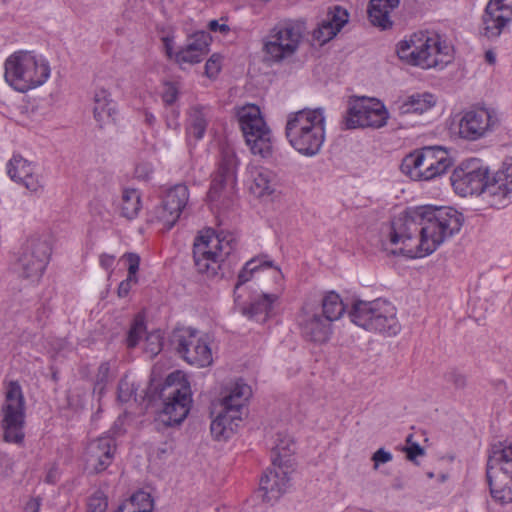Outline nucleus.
Returning <instances> with one entry per match:
<instances>
[{"instance_id":"obj_31","label":"nucleus","mask_w":512,"mask_h":512,"mask_svg":"<svg viewBox=\"0 0 512 512\" xmlns=\"http://www.w3.org/2000/svg\"><path fill=\"white\" fill-rule=\"evenodd\" d=\"M398 5L399 0H370L368 16L371 23L382 29L391 27L389 15Z\"/></svg>"},{"instance_id":"obj_18","label":"nucleus","mask_w":512,"mask_h":512,"mask_svg":"<svg viewBox=\"0 0 512 512\" xmlns=\"http://www.w3.org/2000/svg\"><path fill=\"white\" fill-rule=\"evenodd\" d=\"M238 160L233 151H222L218 170L214 174L207 198L211 203L230 200L235 193Z\"/></svg>"},{"instance_id":"obj_47","label":"nucleus","mask_w":512,"mask_h":512,"mask_svg":"<svg viewBox=\"0 0 512 512\" xmlns=\"http://www.w3.org/2000/svg\"><path fill=\"white\" fill-rule=\"evenodd\" d=\"M110 373V365L108 362H103L98 367V372L95 379V389H98L100 392L105 388Z\"/></svg>"},{"instance_id":"obj_16","label":"nucleus","mask_w":512,"mask_h":512,"mask_svg":"<svg viewBox=\"0 0 512 512\" xmlns=\"http://www.w3.org/2000/svg\"><path fill=\"white\" fill-rule=\"evenodd\" d=\"M388 117L387 109L379 100L361 97L350 102L344 125L346 129L381 128L386 125Z\"/></svg>"},{"instance_id":"obj_60","label":"nucleus","mask_w":512,"mask_h":512,"mask_svg":"<svg viewBox=\"0 0 512 512\" xmlns=\"http://www.w3.org/2000/svg\"><path fill=\"white\" fill-rule=\"evenodd\" d=\"M485 58H486L488 63H490V64H494L495 63V55L493 54L492 51H487L486 54H485Z\"/></svg>"},{"instance_id":"obj_36","label":"nucleus","mask_w":512,"mask_h":512,"mask_svg":"<svg viewBox=\"0 0 512 512\" xmlns=\"http://www.w3.org/2000/svg\"><path fill=\"white\" fill-rule=\"evenodd\" d=\"M322 309L320 313L331 323L338 320L345 312V306L340 296L331 291L328 292L321 301Z\"/></svg>"},{"instance_id":"obj_38","label":"nucleus","mask_w":512,"mask_h":512,"mask_svg":"<svg viewBox=\"0 0 512 512\" xmlns=\"http://www.w3.org/2000/svg\"><path fill=\"white\" fill-rule=\"evenodd\" d=\"M271 266L272 262L262 260L261 258H252L251 260L247 261L242 270L238 274V280L235 285V290H237L240 286L248 282L252 278L253 274L256 271H258L261 267ZM234 294H236V291H234Z\"/></svg>"},{"instance_id":"obj_56","label":"nucleus","mask_w":512,"mask_h":512,"mask_svg":"<svg viewBox=\"0 0 512 512\" xmlns=\"http://www.w3.org/2000/svg\"><path fill=\"white\" fill-rule=\"evenodd\" d=\"M208 27L213 32L227 33L229 31V27L226 24H219L217 20H212L209 22Z\"/></svg>"},{"instance_id":"obj_3","label":"nucleus","mask_w":512,"mask_h":512,"mask_svg":"<svg viewBox=\"0 0 512 512\" xmlns=\"http://www.w3.org/2000/svg\"><path fill=\"white\" fill-rule=\"evenodd\" d=\"M396 51L402 61L422 69H442L451 60L449 47L438 34L428 31L414 33L400 41Z\"/></svg>"},{"instance_id":"obj_42","label":"nucleus","mask_w":512,"mask_h":512,"mask_svg":"<svg viewBox=\"0 0 512 512\" xmlns=\"http://www.w3.org/2000/svg\"><path fill=\"white\" fill-rule=\"evenodd\" d=\"M209 36L204 33H196L191 41L186 45L194 49V51L206 55L209 51Z\"/></svg>"},{"instance_id":"obj_15","label":"nucleus","mask_w":512,"mask_h":512,"mask_svg":"<svg viewBox=\"0 0 512 512\" xmlns=\"http://www.w3.org/2000/svg\"><path fill=\"white\" fill-rule=\"evenodd\" d=\"M51 255V246L47 239L29 238L22 247L18 258V273L23 279L37 282L42 277Z\"/></svg>"},{"instance_id":"obj_40","label":"nucleus","mask_w":512,"mask_h":512,"mask_svg":"<svg viewBox=\"0 0 512 512\" xmlns=\"http://www.w3.org/2000/svg\"><path fill=\"white\" fill-rule=\"evenodd\" d=\"M138 387L135 385L134 381L130 380V378L125 375L122 377L118 383L117 389V399L121 403H127L136 395Z\"/></svg>"},{"instance_id":"obj_24","label":"nucleus","mask_w":512,"mask_h":512,"mask_svg":"<svg viewBox=\"0 0 512 512\" xmlns=\"http://www.w3.org/2000/svg\"><path fill=\"white\" fill-rule=\"evenodd\" d=\"M298 325L302 337L313 343H325L332 334L331 322L319 310H312L307 306L303 307L298 316Z\"/></svg>"},{"instance_id":"obj_19","label":"nucleus","mask_w":512,"mask_h":512,"mask_svg":"<svg viewBox=\"0 0 512 512\" xmlns=\"http://www.w3.org/2000/svg\"><path fill=\"white\" fill-rule=\"evenodd\" d=\"M294 471V460H272L269 467L260 479V490L263 491V500L268 503L278 501L291 487L290 475Z\"/></svg>"},{"instance_id":"obj_35","label":"nucleus","mask_w":512,"mask_h":512,"mask_svg":"<svg viewBox=\"0 0 512 512\" xmlns=\"http://www.w3.org/2000/svg\"><path fill=\"white\" fill-rule=\"evenodd\" d=\"M141 208L140 192L136 189H124L119 202L120 215L132 220L138 216Z\"/></svg>"},{"instance_id":"obj_17","label":"nucleus","mask_w":512,"mask_h":512,"mask_svg":"<svg viewBox=\"0 0 512 512\" xmlns=\"http://www.w3.org/2000/svg\"><path fill=\"white\" fill-rule=\"evenodd\" d=\"M302 39V27L292 22L276 25L271 29L264 43V51L270 58L279 62L293 55Z\"/></svg>"},{"instance_id":"obj_53","label":"nucleus","mask_w":512,"mask_h":512,"mask_svg":"<svg viewBox=\"0 0 512 512\" xmlns=\"http://www.w3.org/2000/svg\"><path fill=\"white\" fill-rule=\"evenodd\" d=\"M406 457L409 461L416 463L418 456L424 455V449L418 443H411L409 446L404 448Z\"/></svg>"},{"instance_id":"obj_14","label":"nucleus","mask_w":512,"mask_h":512,"mask_svg":"<svg viewBox=\"0 0 512 512\" xmlns=\"http://www.w3.org/2000/svg\"><path fill=\"white\" fill-rule=\"evenodd\" d=\"M170 341L177 354L190 365L207 367L213 361L208 343L196 329H176L173 331Z\"/></svg>"},{"instance_id":"obj_4","label":"nucleus","mask_w":512,"mask_h":512,"mask_svg":"<svg viewBox=\"0 0 512 512\" xmlns=\"http://www.w3.org/2000/svg\"><path fill=\"white\" fill-rule=\"evenodd\" d=\"M422 215L421 247L427 255L432 254L447 239L457 234L463 223L462 213L448 206H420Z\"/></svg>"},{"instance_id":"obj_50","label":"nucleus","mask_w":512,"mask_h":512,"mask_svg":"<svg viewBox=\"0 0 512 512\" xmlns=\"http://www.w3.org/2000/svg\"><path fill=\"white\" fill-rule=\"evenodd\" d=\"M122 259L128 264V275L137 276L136 274L140 265V256L136 253H125L122 256Z\"/></svg>"},{"instance_id":"obj_28","label":"nucleus","mask_w":512,"mask_h":512,"mask_svg":"<svg viewBox=\"0 0 512 512\" xmlns=\"http://www.w3.org/2000/svg\"><path fill=\"white\" fill-rule=\"evenodd\" d=\"M349 14L346 9L334 6L329 10L327 18L323 20L315 35L318 40L326 42L332 39L348 22Z\"/></svg>"},{"instance_id":"obj_29","label":"nucleus","mask_w":512,"mask_h":512,"mask_svg":"<svg viewBox=\"0 0 512 512\" xmlns=\"http://www.w3.org/2000/svg\"><path fill=\"white\" fill-rule=\"evenodd\" d=\"M211 108L206 105L196 104L189 108L187 115V133L196 140L204 137L210 118Z\"/></svg>"},{"instance_id":"obj_22","label":"nucleus","mask_w":512,"mask_h":512,"mask_svg":"<svg viewBox=\"0 0 512 512\" xmlns=\"http://www.w3.org/2000/svg\"><path fill=\"white\" fill-rule=\"evenodd\" d=\"M512 21V0H489L481 17L480 34L497 39Z\"/></svg>"},{"instance_id":"obj_23","label":"nucleus","mask_w":512,"mask_h":512,"mask_svg":"<svg viewBox=\"0 0 512 512\" xmlns=\"http://www.w3.org/2000/svg\"><path fill=\"white\" fill-rule=\"evenodd\" d=\"M497 117L486 108L464 111L458 123V135L467 141H477L493 131Z\"/></svg>"},{"instance_id":"obj_9","label":"nucleus","mask_w":512,"mask_h":512,"mask_svg":"<svg viewBox=\"0 0 512 512\" xmlns=\"http://www.w3.org/2000/svg\"><path fill=\"white\" fill-rule=\"evenodd\" d=\"M452 166L448 152L440 146L417 149L402 160L401 171L416 181H429L444 175Z\"/></svg>"},{"instance_id":"obj_62","label":"nucleus","mask_w":512,"mask_h":512,"mask_svg":"<svg viewBox=\"0 0 512 512\" xmlns=\"http://www.w3.org/2000/svg\"><path fill=\"white\" fill-rule=\"evenodd\" d=\"M140 496H141L142 498L149 497V495H147V494H145V493H141V494H140ZM138 497H139V495H137V496H133V497H132V500H135V499H136V498H138Z\"/></svg>"},{"instance_id":"obj_25","label":"nucleus","mask_w":512,"mask_h":512,"mask_svg":"<svg viewBox=\"0 0 512 512\" xmlns=\"http://www.w3.org/2000/svg\"><path fill=\"white\" fill-rule=\"evenodd\" d=\"M116 450L115 440L101 436L89 442L85 451V465L90 473H101L112 463Z\"/></svg>"},{"instance_id":"obj_13","label":"nucleus","mask_w":512,"mask_h":512,"mask_svg":"<svg viewBox=\"0 0 512 512\" xmlns=\"http://www.w3.org/2000/svg\"><path fill=\"white\" fill-rule=\"evenodd\" d=\"M488 179V167L478 158L463 160L450 176L451 185L461 196L487 194Z\"/></svg>"},{"instance_id":"obj_44","label":"nucleus","mask_w":512,"mask_h":512,"mask_svg":"<svg viewBox=\"0 0 512 512\" xmlns=\"http://www.w3.org/2000/svg\"><path fill=\"white\" fill-rule=\"evenodd\" d=\"M446 382L451 383L455 389H463L466 386V377L455 368L448 369L444 374Z\"/></svg>"},{"instance_id":"obj_57","label":"nucleus","mask_w":512,"mask_h":512,"mask_svg":"<svg viewBox=\"0 0 512 512\" xmlns=\"http://www.w3.org/2000/svg\"><path fill=\"white\" fill-rule=\"evenodd\" d=\"M57 479H58V469L55 466H53L47 472L45 481L49 484H54L57 481Z\"/></svg>"},{"instance_id":"obj_55","label":"nucleus","mask_w":512,"mask_h":512,"mask_svg":"<svg viewBox=\"0 0 512 512\" xmlns=\"http://www.w3.org/2000/svg\"><path fill=\"white\" fill-rule=\"evenodd\" d=\"M41 499L39 497L31 498L24 507V512H39Z\"/></svg>"},{"instance_id":"obj_12","label":"nucleus","mask_w":512,"mask_h":512,"mask_svg":"<svg viewBox=\"0 0 512 512\" xmlns=\"http://www.w3.org/2000/svg\"><path fill=\"white\" fill-rule=\"evenodd\" d=\"M238 121L247 144L253 154L265 158L272 151L271 131L267 127L258 106L248 104L238 112Z\"/></svg>"},{"instance_id":"obj_5","label":"nucleus","mask_w":512,"mask_h":512,"mask_svg":"<svg viewBox=\"0 0 512 512\" xmlns=\"http://www.w3.org/2000/svg\"><path fill=\"white\" fill-rule=\"evenodd\" d=\"M4 68L6 82L19 92L41 86L50 76L48 62L29 51H17L10 55Z\"/></svg>"},{"instance_id":"obj_46","label":"nucleus","mask_w":512,"mask_h":512,"mask_svg":"<svg viewBox=\"0 0 512 512\" xmlns=\"http://www.w3.org/2000/svg\"><path fill=\"white\" fill-rule=\"evenodd\" d=\"M162 349V337L159 332H151L146 336V350L153 356Z\"/></svg>"},{"instance_id":"obj_52","label":"nucleus","mask_w":512,"mask_h":512,"mask_svg":"<svg viewBox=\"0 0 512 512\" xmlns=\"http://www.w3.org/2000/svg\"><path fill=\"white\" fill-rule=\"evenodd\" d=\"M179 115L180 112L176 107H168L166 114V126L170 129H177L180 126L178 122Z\"/></svg>"},{"instance_id":"obj_20","label":"nucleus","mask_w":512,"mask_h":512,"mask_svg":"<svg viewBox=\"0 0 512 512\" xmlns=\"http://www.w3.org/2000/svg\"><path fill=\"white\" fill-rule=\"evenodd\" d=\"M188 200V187L185 184H176L166 192L161 204L151 211L149 221L161 223L164 229L170 230L178 221Z\"/></svg>"},{"instance_id":"obj_59","label":"nucleus","mask_w":512,"mask_h":512,"mask_svg":"<svg viewBox=\"0 0 512 512\" xmlns=\"http://www.w3.org/2000/svg\"><path fill=\"white\" fill-rule=\"evenodd\" d=\"M155 116L150 112H145V122L149 125H153L155 122Z\"/></svg>"},{"instance_id":"obj_1","label":"nucleus","mask_w":512,"mask_h":512,"mask_svg":"<svg viewBox=\"0 0 512 512\" xmlns=\"http://www.w3.org/2000/svg\"><path fill=\"white\" fill-rule=\"evenodd\" d=\"M285 135L289 144L300 154L317 155L325 141L323 108H305L287 116Z\"/></svg>"},{"instance_id":"obj_26","label":"nucleus","mask_w":512,"mask_h":512,"mask_svg":"<svg viewBox=\"0 0 512 512\" xmlns=\"http://www.w3.org/2000/svg\"><path fill=\"white\" fill-rule=\"evenodd\" d=\"M35 170L36 165L21 155H14L7 165L8 175L13 181L23 185L31 193L38 194L44 189V181Z\"/></svg>"},{"instance_id":"obj_49","label":"nucleus","mask_w":512,"mask_h":512,"mask_svg":"<svg viewBox=\"0 0 512 512\" xmlns=\"http://www.w3.org/2000/svg\"><path fill=\"white\" fill-rule=\"evenodd\" d=\"M137 283H138L137 276L127 275V278L125 280L121 281L118 286V289H117L118 296L120 298H124V297L128 296L132 287L134 285H136Z\"/></svg>"},{"instance_id":"obj_51","label":"nucleus","mask_w":512,"mask_h":512,"mask_svg":"<svg viewBox=\"0 0 512 512\" xmlns=\"http://www.w3.org/2000/svg\"><path fill=\"white\" fill-rule=\"evenodd\" d=\"M374 462V469H378L380 464L390 462L392 460V454L383 448L378 449L372 456Z\"/></svg>"},{"instance_id":"obj_27","label":"nucleus","mask_w":512,"mask_h":512,"mask_svg":"<svg viewBox=\"0 0 512 512\" xmlns=\"http://www.w3.org/2000/svg\"><path fill=\"white\" fill-rule=\"evenodd\" d=\"M487 194L494 200V205H506L512 197V158L503 163L492 181H489Z\"/></svg>"},{"instance_id":"obj_61","label":"nucleus","mask_w":512,"mask_h":512,"mask_svg":"<svg viewBox=\"0 0 512 512\" xmlns=\"http://www.w3.org/2000/svg\"><path fill=\"white\" fill-rule=\"evenodd\" d=\"M165 45H166V48H167V52H168V54H170V49H171V47H170V43H169V40H168V39H165Z\"/></svg>"},{"instance_id":"obj_32","label":"nucleus","mask_w":512,"mask_h":512,"mask_svg":"<svg viewBox=\"0 0 512 512\" xmlns=\"http://www.w3.org/2000/svg\"><path fill=\"white\" fill-rule=\"evenodd\" d=\"M435 97L430 93H416L395 103L399 115L421 114L435 105Z\"/></svg>"},{"instance_id":"obj_58","label":"nucleus","mask_w":512,"mask_h":512,"mask_svg":"<svg viewBox=\"0 0 512 512\" xmlns=\"http://www.w3.org/2000/svg\"><path fill=\"white\" fill-rule=\"evenodd\" d=\"M151 506H152L151 502H148L147 507H145L144 509L125 511L126 510V506L125 505H120L115 512H150Z\"/></svg>"},{"instance_id":"obj_63","label":"nucleus","mask_w":512,"mask_h":512,"mask_svg":"<svg viewBox=\"0 0 512 512\" xmlns=\"http://www.w3.org/2000/svg\"><path fill=\"white\" fill-rule=\"evenodd\" d=\"M412 438H413V436H412L411 434H410V435H408V437H407V439H406V441H407V443H408V444H410V443H411Z\"/></svg>"},{"instance_id":"obj_41","label":"nucleus","mask_w":512,"mask_h":512,"mask_svg":"<svg viewBox=\"0 0 512 512\" xmlns=\"http://www.w3.org/2000/svg\"><path fill=\"white\" fill-rule=\"evenodd\" d=\"M205 55L194 51L193 48L186 46L176 53V61L180 64H196L203 60Z\"/></svg>"},{"instance_id":"obj_34","label":"nucleus","mask_w":512,"mask_h":512,"mask_svg":"<svg viewBox=\"0 0 512 512\" xmlns=\"http://www.w3.org/2000/svg\"><path fill=\"white\" fill-rule=\"evenodd\" d=\"M94 118L100 124L106 123L109 119H113L116 113V104L110 98V93L100 88L94 94Z\"/></svg>"},{"instance_id":"obj_33","label":"nucleus","mask_w":512,"mask_h":512,"mask_svg":"<svg viewBox=\"0 0 512 512\" xmlns=\"http://www.w3.org/2000/svg\"><path fill=\"white\" fill-rule=\"evenodd\" d=\"M253 182L251 192L257 197L271 195L275 191V174L267 168H256L252 171Z\"/></svg>"},{"instance_id":"obj_30","label":"nucleus","mask_w":512,"mask_h":512,"mask_svg":"<svg viewBox=\"0 0 512 512\" xmlns=\"http://www.w3.org/2000/svg\"><path fill=\"white\" fill-rule=\"evenodd\" d=\"M277 294L264 293L254 298L251 303L242 308V313L258 322H265L272 314L273 304L277 301Z\"/></svg>"},{"instance_id":"obj_10","label":"nucleus","mask_w":512,"mask_h":512,"mask_svg":"<svg viewBox=\"0 0 512 512\" xmlns=\"http://www.w3.org/2000/svg\"><path fill=\"white\" fill-rule=\"evenodd\" d=\"M486 476L494 501L502 505L512 503V445L493 447Z\"/></svg>"},{"instance_id":"obj_2","label":"nucleus","mask_w":512,"mask_h":512,"mask_svg":"<svg viewBox=\"0 0 512 512\" xmlns=\"http://www.w3.org/2000/svg\"><path fill=\"white\" fill-rule=\"evenodd\" d=\"M236 240L231 234H217L206 230L196 237L193 245L194 264L199 273L208 277L225 276V267L237 259L233 255Z\"/></svg>"},{"instance_id":"obj_64","label":"nucleus","mask_w":512,"mask_h":512,"mask_svg":"<svg viewBox=\"0 0 512 512\" xmlns=\"http://www.w3.org/2000/svg\"><path fill=\"white\" fill-rule=\"evenodd\" d=\"M427 476H428L429 478H433V477H434V473H433V472H429V473H427Z\"/></svg>"},{"instance_id":"obj_45","label":"nucleus","mask_w":512,"mask_h":512,"mask_svg":"<svg viewBox=\"0 0 512 512\" xmlns=\"http://www.w3.org/2000/svg\"><path fill=\"white\" fill-rule=\"evenodd\" d=\"M178 95L179 91L176 85L169 82L164 85L161 98L166 107H172L178 99Z\"/></svg>"},{"instance_id":"obj_37","label":"nucleus","mask_w":512,"mask_h":512,"mask_svg":"<svg viewBox=\"0 0 512 512\" xmlns=\"http://www.w3.org/2000/svg\"><path fill=\"white\" fill-rule=\"evenodd\" d=\"M295 451L294 439L285 432H278L275 436L274 446L272 448V460L291 458Z\"/></svg>"},{"instance_id":"obj_48","label":"nucleus","mask_w":512,"mask_h":512,"mask_svg":"<svg viewBox=\"0 0 512 512\" xmlns=\"http://www.w3.org/2000/svg\"><path fill=\"white\" fill-rule=\"evenodd\" d=\"M221 69V57L213 54L205 64V74L209 78H214L218 75Z\"/></svg>"},{"instance_id":"obj_21","label":"nucleus","mask_w":512,"mask_h":512,"mask_svg":"<svg viewBox=\"0 0 512 512\" xmlns=\"http://www.w3.org/2000/svg\"><path fill=\"white\" fill-rule=\"evenodd\" d=\"M165 390L164 406L160 414L161 422L166 426L178 425L189 414L192 398L187 383L169 385Z\"/></svg>"},{"instance_id":"obj_54","label":"nucleus","mask_w":512,"mask_h":512,"mask_svg":"<svg viewBox=\"0 0 512 512\" xmlns=\"http://www.w3.org/2000/svg\"><path fill=\"white\" fill-rule=\"evenodd\" d=\"M114 261H115V256L106 254V253L101 254L100 258H99L100 266L103 269L109 271V275L112 274V267H113Z\"/></svg>"},{"instance_id":"obj_11","label":"nucleus","mask_w":512,"mask_h":512,"mask_svg":"<svg viewBox=\"0 0 512 512\" xmlns=\"http://www.w3.org/2000/svg\"><path fill=\"white\" fill-rule=\"evenodd\" d=\"M25 398L18 381L6 386L5 399L1 406L3 439L7 443L22 444L25 426Z\"/></svg>"},{"instance_id":"obj_39","label":"nucleus","mask_w":512,"mask_h":512,"mask_svg":"<svg viewBox=\"0 0 512 512\" xmlns=\"http://www.w3.org/2000/svg\"><path fill=\"white\" fill-rule=\"evenodd\" d=\"M146 333L145 319L141 314L135 316L133 323L128 331L126 344L129 348H134L138 345L142 336Z\"/></svg>"},{"instance_id":"obj_8","label":"nucleus","mask_w":512,"mask_h":512,"mask_svg":"<svg viewBox=\"0 0 512 512\" xmlns=\"http://www.w3.org/2000/svg\"><path fill=\"white\" fill-rule=\"evenodd\" d=\"M422 215L419 207L407 208L391 220L389 241L392 245H400L393 254H401L409 258L427 256L422 243Z\"/></svg>"},{"instance_id":"obj_6","label":"nucleus","mask_w":512,"mask_h":512,"mask_svg":"<svg viewBox=\"0 0 512 512\" xmlns=\"http://www.w3.org/2000/svg\"><path fill=\"white\" fill-rule=\"evenodd\" d=\"M221 394V411L211 422L210 429L216 439H228L242 420L243 409L252 390L243 380L238 379L226 385Z\"/></svg>"},{"instance_id":"obj_7","label":"nucleus","mask_w":512,"mask_h":512,"mask_svg":"<svg viewBox=\"0 0 512 512\" xmlns=\"http://www.w3.org/2000/svg\"><path fill=\"white\" fill-rule=\"evenodd\" d=\"M396 315V307L391 302L383 299L357 300L352 304L349 311L350 320L357 326L387 336H395L401 330Z\"/></svg>"},{"instance_id":"obj_43","label":"nucleus","mask_w":512,"mask_h":512,"mask_svg":"<svg viewBox=\"0 0 512 512\" xmlns=\"http://www.w3.org/2000/svg\"><path fill=\"white\" fill-rule=\"evenodd\" d=\"M108 507L107 498L102 492H96L88 500L89 512H105Z\"/></svg>"}]
</instances>
